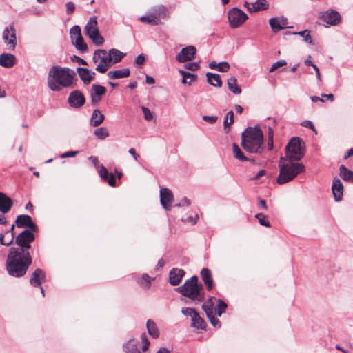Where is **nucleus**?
<instances>
[{"label":"nucleus","mask_w":353,"mask_h":353,"mask_svg":"<svg viewBox=\"0 0 353 353\" xmlns=\"http://www.w3.org/2000/svg\"><path fill=\"white\" fill-rule=\"evenodd\" d=\"M152 280H154V279L151 278L148 274H143L141 277L137 280V282L142 287L149 288Z\"/></svg>","instance_id":"obj_41"},{"label":"nucleus","mask_w":353,"mask_h":353,"mask_svg":"<svg viewBox=\"0 0 353 353\" xmlns=\"http://www.w3.org/2000/svg\"><path fill=\"white\" fill-rule=\"evenodd\" d=\"M147 330L148 334L154 338H157L159 336V330L157 327L156 323L151 319L148 320L146 323Z\"/></svg>","instance_id":"obj_35"},{"label":"nucleus","mask_w":353,"mask_h":353,"mask_svg":"<svg viewBox=\"0 0 353 353\" xmlns=\"http://www.w3.org/2000/svg\"><path fill=\"white\" fill-rule=\"evenodd\" d=\"M12 206V201L6 194L0 192V212L6 214Z\"/></svg>","instance_id":"obj_22"},{"label":"nucleus","mask_w":353,"mask_h":353,"mask_svg":"<svg viewBox=\"0 0 353 353\" xmlns=\"http://www.w3.org/2000/svg\"><path fill=\"white\" fill-rule=\"evenodd\" d=\"M174 200V196L172 192L166 188H161L160 190V201L162 206L167 210L172 208V202Z\"/></svg>","instance_id":"obj_16"},{"label":"nucleus","mask_w":353,"mask_h":353,"mask_svg":"<svg viewBox=\"0 0 353 353\" xmlns=\"http://www.w3.org/2000/svg\"><path fill=\"white\" fill-rule=\"evenodd\" d=\"M230 69V65L228 62H221L218 64L217 70L222 72H225Z\"/></svg>","instance_id":"obj_53"},{"label":"nucleus","mask_w":353,"mask_h":353,"mask_svg":"<svg viewBox=\"0 0 353 353\" xmlns=\"http://www.w3.org/2000/svg\"><path fill=\"white\" fill-rule=\"evenodd\" d=\"M141 341H142V343H143V345H142V351L143 352H147V350L148 349V347L150 345V342L148 341V339H147V336L145 335V334H143L141 335Z\"/></svg>","instance_id":"obj_51"},{"label":"nucleus","mask_w":353,"mask_h":353,"mask_svg":"<svg viewBox=\"0 0 353 353\" xmlns=\"http://www.w3.org/2000/svg\"><path fill=\"white\" fill-rule=\"evenodd\" d=\"M14 239L15 236H14L12 234L9 233L8 232L4 230L0 233V244L3 246H10L12 244Z\"/></svg>","instance_id":"obj_30"},{"label":"nucleus","mask_w":353,"mask_h":353,"mask_svg":"<svg viewBox=\"0 0 353 353\" xmlns=\"http://www.w3.org/2000/svg\"><path fill=\"white\" fill-rule=\"evenodd\" d=\"M68 102L72 108H78L85 104V99L81 91L74 90L70 92Z\"/></svg>","instance_id":"obj_14"},{"label":"nucleus","mask_w":353,"mask_h":353,"mask_svg":"<svg viewBox=\"0 0 353 353\" xmlns=\"http://www.w3.org/2000/svg\"><path fill=\"white\" fill-rule=\"evenodd\" d=\"M208 82L215 87H221L222 85V81L221 79V77L218 74H214L211 72H208L206 74Z\"/></svg>","instance_id":"obj_32"},{"label":"nucleus","mask_w":353,"mask_h":353,"mask_svg":"<svg viewBox=\"0 0 353 353\" xmlns=\"http://www.w3.org/2000/svg\"><path fill=\"white\" fill-rule=\"evenodd\" d=\"M184 66L187 70L192 71H195L199 68V64L197 62L188 63L185 64Z\"/></svg>","instance_id":"obj_52"},{"label":"nucleus","mask_w":353,"mask_h":353,"mask_svg":"<svg viewBox=\"0 0 353 353\" xmlns=\"http://www.w3.org/2000/svg\"><path fill=\"white\" fill-rule=\"evenodd\" d=\"M202 119L203 121L212 124V123H214L217 121L218 117L216 116L204 115V116H203Z\"/></svg>","instance_id":"obj_54"},{"label":"nucleus","mask_w":353,"mask_h":353,"mask_svg":"<svg viewBox=\"0 0 353 353\" xmlns=\"http://www.w3.org/2000/svg\"><path fill=\"white\" fill-rule=\"evenodd\" d=\"M16 62V57L10 53H3L0 55V65L4 68H11Z\"/></svg>","instance_id":"obj_23"},{"label":"nucleus","mask_w":353,"mask_h":353,"mask_svg":"<svg viewBox=\"0 0 353 353\" xmlns=\"http://www.w3.org/2000/svg\"><path fill=\"white\" fill-rule=\"evenodd\" d=\"M72 61H76L79 64H81V65H87V62L84 59H81V58H80V57H79L77 56L74 55L72 58Z\"/></svg>","instance_id":"obj_61"},{"label":"nucleus","mask_w":353,"mask_h":353,"mask_svg":"<svg viewBox=\"0 0 353 353\" xmlns=\"http://www.w3.org/2000/svg\"><path fill=\"white\" fill-rule=\"evenodd\" d=\"M108 54L110 56L109 57L111 65L121 61L123 57L125 55V53L115 48L110 49L108 52Z\"/></svg>","instance_id":"obj_29"},{"label":"nucleus","mask_w":353,"mask_h":353,"mask_svg":"<svg viewBox=\"0 0 353 353\" xmlns=\"http://www.w3.org/2000/svg\"><path fill=\"white\" fill-rule=\"evenodd\" d=\"M230 26L236 28L241 26L248 18L247 14L243 10L233 8L228 13Z\"/></svg>","instance_id":"obj_9"},{"label":"nucleus","mask_w":353,"mask_h":353,"mask_svg":"<svg viewBox=\"0 0 353 353\" xmlns=\"http://www.w3.org/2000/svg\"><path fill=\"white\" fill-rule=\"evenodd\" d=\"M304 154V142L299 137H292L285 146V156L282 157L288 161H298Z\"/></svg>","instance_id":"obj_6"},{"label":"nucleus","mask_w":353,"mask_h":353,"mask_svg":"<svg viewBox=\"0 0 353 353\" xmlns=\"http://www.w3.org/2000/svg\"><path fill=\"white\" fill-rule=\"evenodd\" d=\"M321 19L328 26H336L340 23L341 17L340 14L333 10H329L321 13Z\"/></svg>","instance_id":"obj_12"},{"label":"nucleus","mask_w":353,"mask_h":353,"mask_svg":"<svg viewBox=\"0 0 353 353\" xmlns=\"http://www.w3.org/2000/svg\"><path fill=\"white\" fill-rule=\"evenodd\" d=\"M263 134L259 126L248 127L241 134V145L250 153H261L263 150Z\"/></svg>","instance_id":"obj_3"},{"label":"nucleus","mask_w":353,"mask_h":353,"mask_svg":"<svg viewBox=\"0 0 353 353\" xmlns=\"http://www.w3.org/2000/svg\"><path fill=\"white\" fill-rule=\"evenodd\" d=\"M84 33L96 46H101L104 42L103 37L99 34L97 18L95 16L90 18L84 28Z\"/></svg>","instance_id":"obj_7"},{"label":"nucleus","mask_w":353,"mask_h":353,"mask_svg":"<svg viewBox=\"0 0 353 353\" xmlns=\"http://www.w3.org/2000/svg\"><path fill=\"white\" fill-rule=\"evenodd\" d=\"M129 153L134 157V160H137L139 157V155L136 153V151L134 148H130L129 150Z\"/></svg>","instance_id":"obj_64"},{"label":"nucleus","mask_w":353,"mask_h":353,"mask_svg":"<svg viewBox=\"0 0 353 353\" xmlns=\"http://www.w3.org/2000/svg\"><path fill=\"white\" fill-rule=\"evenodd\" d=\"M252 8L248 7L250 10L252 9L254 11L265 10L268 8V3L266 0H250ZM250 4V3H248Z\"/></svg>","instance_id":"obj_33"},{"label":"nucleus","mask_w":353,"mask_h":353,"mask_svg":"<svg viewBox=\"0 0 353 353\" xmlns=\"http://www.w3.org/2000/svg\"><path fill=\"white\" fill-rule=\"evenodd\" d=\"M15 224L17 228H22L24 227L29 228L33 232L37 231V226L33 223L30 216L22 214L19 215L15 221Z\"/></svg>","instance_id":"obj_15"},{"label":"nucleus","mask_w":353,"mask_h":353,"mask_svg":"<svg viewBox=\"0 0 353 353\" xmlns=\"http://www.w3.org/2000/svg\"><path fill=\"white\" fill-rule=\"evenodd\" d=\"M270 25L274 32L288 28L287 20L284 18H271L269 21Z\"/></svg>","instance_id":"obj_20"},{"label":"nucleus","mask_w":353,"mask_h":353,"mask_svg":"<svg viewBox=\"0 0 353 353\" xmlns=\"http://www.w3.org/2000/svg\"><path fill=\"white\" fill-rule=\"evenodd\" d=\"M279 174L277 177V183L280 185L285 184L292 181L299 174L305 172V166L303 163L288 161L281 157L279 163Z\"/></svg>","instance_id":"obj_4"},{"label":"nucleus","mask_w":353,"mask_h":353,"mask_svg":"<svg viewBox=\"0 0 353 353\" xmlns=\"http://www.w3.org/2000/svg\"><path fill=\"white\" fill-rule=\"evenodd\" d=\"M232 153L236 159L240 161H246L248 158L244 155L243 152L236 143L232 144Z\"/></svg>","instance_id":"obj_36"},{"label":"nucleus","mask_w":353,"mask_h":353,"mask_svg":"<svg viewBox=\"0 0 353 353\" xmlns=\"http://www.w3.org/2000/svg\"><path fill=\"white\" fill-rule=\"evenodd\" d=\"M72 43L75 46V48L81 52H83L87 51L88 50V46L86 43L84 42L83 37L77 38V39L72 41Z\"/></svg>","instance_id":"obj_40"},{"label":"nucleus","mask_w":353,"mask_h":353,"mask_svg":"<svg viewBox=\"0 0 353 353\" xmlns=\"http://www.w3.org/2000/svg\"><path fill=\"white\" fill-rule=\"evenodd\" d=\"M332 190L334 200L337 202L341 201L343 195V185L339 179H334L332 185Z\"/></svg>","instance_id":"obj_18"},{"label":"nucleus","mask_w":353,"mask_h":353,"mask_svg":"<svg viewBox=\"0 0 353 353\" xmlns=\"http://www.w3.org/2000/svg\"><path fill=\"white\" fill-rule=\"evenodd\" d=\"M110 56L103 49L96 50L94 52L92 61L97 65L95 70L101 73H105L111 66Z\"/></svg>","instance_id":"obj_8"},{"label":"nucleus","mask_w":353,"mask_h":353,"mask_svg":"<svg viewBox=\"0 0 353 353\" xmlns=\"http://www.w3.org/2000/svg\"><path fill=\"white\" fill-rule=\"evenodd\" d=\"M181 313L184 316H190L191 318V326L192 327L201 330L205 329V323L204 321L194 308L183 307L181 309Z\"/></svg>","instance_id":"obj_10"},{"label":"nucleus","mask_w":353,"mask_h":353,"mask_svg":"<svg viewBox=\"0 0 353 353\" xmlns=\"http://www.w3.org/2000/svg\"><path fill=\"white\" fill-rule=\"evenodd\" d=\"M196 49L193 46H188L181 49V52L176 55V59L179 63H185L192 60L196 54Z\"/></svg>","instance_id":"obj_13"},{"label":"nucleus","mask_w":353,"mask_h":353,"mask_svg":"<svg viewBox=\"0 0 353 353\" xmlns=\"http://www.w3.org/2000/svg\"><path fill=\"white\" fill-rule=\"evenodd\" d=\"M302 125L304 126V127L309 128L312 129L313 131H315L314 125L312 123V122L310 121H303L302 123Z\"/></svg>","instance_id":"obj_62"},{"label":"nucleus","mask_w":353,"mask_h":353,"mask_svg":"<svg viewBox=\"0 0 353 353\" xmlns=\"http://www.w3.org/2000/svg\"><path fill=\"white\" fill-rule=\"evenodd\" d=\"M3 40L9 50H14L17 46L16 31L13 26L6 27L2 34Z\"/></svg>","instance_id":"obj_11"},{"label":"nucleus","mask_w":353,"mask_h":353,"mask_svg":"<svg viewBox=\"0 0 353 353\" xmlns=\"http://www.w3.org/2000/svg\"><path fill=\"white\" fill-rule=\"evenodd\" d=\"M140 21L151 25H157L159 23L157 17L156 15H151L150 13L145 16L141 17Z\"/></svg>","instance_id":"obj_43"},{"label":"nucleus","mask_w":353,"mask_h":353,"mask_svg":"<svg viewBox=\"0 0 353 353\" xmlns=\"http://www.w3.org/2000/svg\"><path fill=\"white\" fill-rule=\"evenodd\" d=\"M75 72L68 68L58 65L50 68L48 74V85L54 92L59 91L61 88H70L73 84Z\"/></svg>","instance_id":"obj_2"},{"label":"nucleus","mask_w":353,"mask_h":353,"mask_svg":"<svg viewBox=\"0 0 353 353\" xmlns=\"http://www.w3.org/2000/svg\"><path fill=\"white\" fill-rule=\"evenodd\" d=\"M226 307V303L223 302L222 300L219 299L217 301L216 306L215 307V310L217 315L219 316H221V314L225 312Z\"/></svg>","instance_id":"obj_46"},{"label":"nucleus","mask_w":353,"mask_h":353,"mask_svg":"<svg viewBox=\"0 0 353 353\" xmlns=\"http://www.w3.org/2000/svg\"><path fill=\"white\" fill-rule=\"evenodd\" d=\"M198 220V215H196L194 217L193 216H188L187 219H183V221L184 222H189L192 223V225H194L196 223Z\"/></svg>","instance_id":"obj_60"},{"label":"nucleus","mask_w":353,"mask_h":353,"mask_svg":"<svg viewBox=\"0 0 353 353\" xmlns=\"http://www.w3.org/2000/svg\"><path fill=\"white\" fill-rule=\"evenodd\" d=\"M32 230H25L15 238V243L19 248L12 247L10 249L6 263V270L10 276L21 277L23 276L32 263V258L29 252L30 243L35 237Z\"/></svg>","instance_id":"obj_1"},{"label":"nucleus","mask_w":353,"mask_h":353,"mask_svg":"<svg viewBox=\"0 0 353 353\" xmlns=\"http://www.w3.org/2000/svg\"><path fill=\"white\" fill-rule=\"evenodd\" d=\"M94 134L97 139L100 140H104L110 136V133L108 129L105 127H100L95 129L94 131Z\"/></svg>","instance_id":"obj_38"},{"label":"nucleus","mask_w":353,"mask_h":353,"mask_svg":"<svg viewBox=\"0 0 353 353\" xmlns=\"http://www.w3.org/2000/svg\"><path fill=\"white\" fill-rule=\"evenodd\" d=\"M130 71L128 68H123L121 70L109 71L108 77L111 79H118L126 78L130 76Z\"/></svg>","instance_id":"obj_28"},{"label":"nucleus","mask_w":353,"mask_h":353,"mask_svg":"<svg viewBox=\"0 0 353 353\" xmlns=\"http://www.w3.org/2000/svg\"><path fill=\"white\" fill-rule=\"evenodd\" d=\"M234 123V112L231 110L229 111L223 121V128L224 130L226 133L229 132L230 130V125Z\"/></svg>","instance_id":"obj_37"},{"label":"nucleus","mask_w":353,"mask_h":353,"mask_svg":"<svg viewBox=\"0 0 353 353\" xmlns=\"http://www.w3.org/2000/svg\"><path fill=\"white\" fill-rule=\"evenodd\" d=\"M145 82L148 83V84H154L155 83V80L152 77H150V76H148V75H146V77H145Z\"/></svg>","instance_id":"obj_63"},{"label":"nucleus","mask_w":353,"mask_h":353,"mask_svg":"<svg viewBox=\"0 0 353 353\" xmlns=\"http://www.w3.org/2000/svg\"><path fill=\"white\" fill-rule=\"evenodd\" d=\"M176 290L183 296L188 297L193 301L201 302L204 300V295L202 292L203 286L198 283V278L193 276Z\"/></svg>","instance_id":"obj_5"},{"label":"nucleus","mask_w":353,"mask_h":353,"mask_svg":"<svg viewBox=\"0 0 353 353\" xmlns=\"http://www.w3.org/2000/svg\"><path fill=\"white\" fill-rule=\"evenodd\" d=\"M202 309L204 310L208 317L212 316V315L214 314V303L212 302V298L203 304Z\"/></svg>","instance_id":"obj_42"},{"label":"nucleus","mask_w":353,"mask_h":353,"mask_svg":"<svg viewBox=\"0 0 353 353\" xmlns=\"http://www.w3.org/2000/svg\"><path fill=\"white\" fill-rule=\"evenodd\" d=\"M70 34L72 41L77 39V38H80L82 37L81 28L77 25L72 26L70 30Z\"/></svg>","instance_id":"obj_45"},{"label":"nucleus","mask_w":353,"mask_h":353,"mask_svg":"<svg viewBox=\"0 0 353 353\" xmlns=\"http://www.w3.org/2000/svg\"><path fill=\"white\" fill-rule=\"evenodd\" d=\"M208 318L214 327H221V323H220L219 320L218 319H216L214 314L212 315V316H209Z\"/></svg>","instance_id":"obj_55"},{"label":"nucleus","mask_w":353,"mask_h":353,"mask_svg":"<svg viewBox=\"0 0 353 353\" xmlns=\"http://www.w3.org/2000/svg\"><path fill=\"white\" fill-rule=\"evenodd\" d=\"M78 153L77 151H69L61 154V158L73 157Z\"/></svg>","instance_id":"obj_59"},{"label":"nucleus","mask_w":353,"mask_h":353,"mask_svg":"<svg viewBox=\"0 0 353 353\" xmlns=\"http://www.w3.org/2000/svg\"><path fill=\"white\" fill-rule=\"evenodd\" d=\"M339 174L344 181L353 183V171L347 169L345 165L340 166Z\"/></svg>","instance_id":"obj_31"},{"label":"nucleus","mask_w":353,"mask_h":353,"mask_svg":"<svg viewBox=\"0 0 353 353\" xmlns=\"http://www.w3.org/2000/svg\"><path fill=\"white\" fill-rule=\"evenodd\" d=\"M190 205V201L186 198H183L176 205L178 207H183V206H189Z\"/></svg>","instance_id":"obj_57"},{"label":"nucleus","mask_w":353,"mask_h":353,"mask_svg":"<svg viewBox=\"0 0 353 353\" xmlns=\"http://www.w3.org/2000/svg\"><path fill=\"white\" fill-rule=\"evenodd\" d=\"M184 274H185L184 271L181 269H178V268L172 269L170 272V275H169L170 284L172 285H178L181 282Z\"/></svg>","instance_id":"obj_24"},{"label":"nucleus","mask_w":353,"mask_h":353,"mask_svg":"<svg viewBox=\"0 0 353 353\" xmlns=\"http://www.w3.org/2000/svg\"><path fill=\"white\" fill-rule=\"evenodd\" d=\"M201 278L206 285V288L208 290H212L213 287V279L212 277L211 271L208 268H203L201 271Z\"/></svg>","instance_id":"obj_27"},{"label":"nucleus","mask_w":353,"mask_h":353,"mask_svg":"<svg viewBox=\"0 0 353 353\" xmlns=\"http://www.w3.org/2000/svg\"><path fill=\"white\" fill-rule=\"evenodd\" d=\"M166 9L164 6H159L152 9V10L150 12L151 15H156L157 17L158 22L160 21V18L165 14Z\"/></svg>","instance_id":"obj_44"},{"label":"nucleus","mask_w":353,"mask_h":353,"mask_svg":"<svg viewBox=\"0 0 353 353\" xmlns=\"http://www.w3.org/2000/svg\"><path fill=\"white\" fill-rule=\"evenodd\" d=\"M106 89L104 86L93 84L90 90V97L92 103L97 104L101 101L102 96L105 94Z\"/></svg>","instance_id":"obj_17"},{"label":"nucleus","mask_w":353,"mask_h":353,"mask_svg":"<svg viewBox=\"0 0 353 353\" xmlns=\"http://www.w3.org/2000/svg\"><path fill=\"white\" fill-rule=\"evenodd\" d=\"M99 174L101 178L108 182L110 186H114L116 183L115 177L112 173L109 174L108 170L103 165L99 170Z\"/></svg>","instance_id":"obj_26"},{"label":"nucleus","mask_w":353,"mask_h":353,"mask_svg":"<svg viewBox=\"0 0 353 353\" xmlns=\"http://www.w3.org/2000/svg\"><path fill=\"white\" fill-rule=\"evenodd\" d=\"M179 72L181 74L183 77L182 83L184 84L188 83L190 85L191 83L196 79V76L195 74H193L188 72L180 70Z\"/></svg>","instance_id":"obj_39"},{"label":"nucleus","mask_w":353,"mask_h":353,"mask_svg":"<svg viewBox=\"0 0 353 353\" xmlns=\"http://www.w3.org/2000/svg\"><path fill=\"white\" fill-rule=\"evenodd\" d=\"M294 34H299V35L302 36L304 39V41L310 44H311L312 43V38L310 35V32L307 30H305L303 31H301L299 32H294Z\"/></svg>","instance_id":"obj_48"},{"label":"nucleus","mask_w":353,"mask_h":353,"mask_svg":"<svg viewBox=\"0 0 353 353\" xmlns=\"http://www.w3.org/2000/svg\"><path fill=\"white\" fill-rule=\"evenodd\" d=\"M145 57L144 54H141L137 57L135 59V63L139 65H143L145 63Z\"/></svg>","instance_id":"obj_56"},{"label":"nucleus","mask_w":353,"mask_h":353,"mask_svg":"<svg viewBox=\"0 0 353 353\" xmlns=\"http://www.w3.org/2000/svg\"><path fill=\"white\" fill-rule=\"evenodd\" d=\"M77 72L81 81L87 85L92 81L95 76V72L85 68H78Z\"/></svg>","instance_id":"obj_21"},{"label":"nucleus","mask_w":353,"mask_h":353,"mask_svg":"<svg viewBox=\"0 0 353 353\" xmlns=\"http://www.w3.org/2000/svg\"><path fill=\"white\" fill-rule=\"evenodd\" d=\"M286 65V61H284V60H279V61H276L275 63H274L272 64V65L271 66V68L269 70V72H272L275 70L279 68V67H281V66H283V65Z\"/></svg>","instance_id":"obj_50"},{"label":"nucleus","mask_w":353,"mask_h":353,"mask_svg":"<svg viewBox=\"0 0 353 353\" xmlns=\"http://www.w3.org/2000/svg\"><path fill=\"white\" fill-rule=\"evenodd\" d=\"M45 279L46 275L44 272L41 269L37 268L31 274L30 283L33 286L39 287L41 285V283L45 280Z\"/></svg>","instance_id":"obj_19"},{"label":"nucleus","mask_w":353,"mask_h":353,"mask_svg":"<svg viewBox=\"0 0 353 353\" xmlns=\"http://www.w3.org/2000/svg\"><path fill=\"white\" fill-rule=\"evenodd\" d=\"M105 119L104 114L98 109H95L92 111L90 118V125L92 127L99 126Z\"/></svg>","instance_id":"obj_25"},{"label":"nucleus","mask_w":353,"mask_h":353,"mask_svg":"<svg viewBox=\"0 0 353 353\" xmlns=\"http://www.w3.org/2000/svg\"><path fill=\"white\" fill-rule=\"evenodd\" d=\"M255 217L259 220V222L261 225L267 227V228L270 227V222L268 221V217L266 215H265L262 213H259L255 215Z\"/></svg>","instance_id":"obj_47"},{"label":"nucleus","mask_w":353,"mask_h":353,"mask_svg":"<svg viewBox=\"0 0 353 353\" xmlns=\"http://www.w3.org/2000/svg\"><path fill=\"white\" fill-rule=\"evenodd\" d=\"M228 89L235 94H239L241 93V89L237 84V80L235 77H232L228 79Z\"/></svg>","instance_id":"obj_34"},{"label":"nucleus","mask_w":353,"mask_h":353,"mask_svg":"<svg viewBox=\"0 0 353 353\" xmlns=\"http://www.w3.org/2000/svg\"><path fill=\"white\" fill-rule=\"evenodd\" d=\"M65 6L68 14H71L74 12L75 9V6L72 2H68Z\"/></svg>","instance_id":"obj_58"},{"label":"nucleus","mask_w":353,"mask_h":353,"mask_svg":"<svg viewBox=\"0 0 353 353\" xmlns=\"http://www.w3.org/2000/svg\"><path fill=\"white\" fill-rule=\"evenodd\" d=\"M141 110L143 111L144 119L148 121H150L153 119V114L152 112L149 110V108L142 106Z\"/></svg>","instance_id":"obj_49"}]
</instances>
